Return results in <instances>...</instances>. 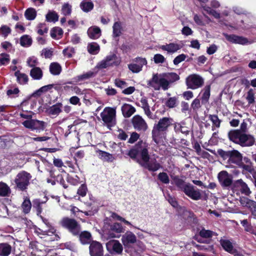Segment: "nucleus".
I'll return each instance as SVG.
<instances>
[{"label": "nucleus", "instance_id": "nucleus-31", "mask_svg": "<svg viewBox=\"0 0 256 256\" xmlns=\"http://www.w3.org/2000/svg\"><path fill=\"white\" fill-rule=\"evenodd\" d=\"M62 104L61 103H57L50 106L48 110V112L50 115L58 116L62 112Z\"/></svg>", "mask_w": 256, "mask_h": 256}, {"label": "nucleus", "instance_id": "nucleus-49", "mask_svg": "<svg viewBox=\"0 0 256 256\" xmlns=\"http://www.w3.org/2000/svg\"><path fill=\"white\" fill-rule=\"evenodd\" d=\"M202 6L203 10L212 16L216 18H220V14L215 10L206 6Z\"/></svg>", "mask_w": 256, "mask_h": 256}, {"label": "nucleus", "instance_id": "nucleus-7", "mask_svg": "<svg viewBox=\"0 0 256 256\" xmlns=\"http://www.w3.org/2000/svg\"><path fill=\"white\" fill-rule=\"evenodd\" d=\"M60 224L62 226L68 228L73 235H79L80 228L76 220L64 218L60 220Z\"/></svg>", "mask_w": 256, "mask_h": 256}, {"label": "nucleus", "instance_id": "nucleus-26", "mask_svg": "<svg viewBox=\"0 0 256 256\" xmlns=\"http://www.w3.org/2000/svg\"><path fill=\"white\" fill-rule=\"evenodd\" d=\"M88 36L92 39H97L101 36V30L96 26H92L88 28Z\"/></svg>", "mask_w": 256, "mask_h": 256}, {"label": "nucleus", "instance_id": "nucleus-41", "mask_svg": "<svg viewBox=\"0 0 256 256\" xmlns=\"http://www.w3.org/2000/svg\"><path fill=\"white\" fill-rule=\"evenodd\" d=\"M46 20L48 22H57L58 20V15L54 11H48V13L46 16Z\"/></svg>", "mask_w": 256, "mask_h": 256}, {"label": "nucleus", "instance_id": "nucleus-28", "mask_svg": "<svg viewBox=\"0 0 256 256\" xmlns=\"http://www.w3.org/2000/svg\"><path fill=\"white\" fill-rule=\"evenodd\" d=\"M41 245L38 242H32L30 243V248L32 250L31 252L32 256H44L40 254V252H42V251L40 249Z\"/></svg>", "mask_w": 256, "mask_h": 256}, {"label": "nucleus", "instance_id": "nucleus-1", "mask_svg": "<svg viewBox=\"0 0 256 256\" xmlns=\"http://www.w3.org/2000/svg\"><path fill=\"white\" fill-rule=\"evenodd\" d=\"M128 155L149 171L156 172L161 167L155 158H150L148 148L144 144L136 145L128 152Z\"/></svg>", "mask_w": 256, "mask_h": 256}, {"label": "nucleus", "instance_id": "nucleus-23", "mask_svg": "<svg viewBox=\"0 0 256 256\" xmlns=\"http://www.w3.org/2000/svg\"><path fill=\"white\" fill-rule=\"evenodd\" d=\"M180 44L176 43H170L160 46V48L163 50L166 51L168 53H174L180 49Z\"/></svg>", "mask_w": 256, "mask_h": 256}, {"label": "nucleus", "instance_id": "nucleus-4", "mask_svg": "<svg viewBox=\"0 0 256 256\" xmlns=\"http://www.w3.org/2000/svg\"><path fill=\"white\" fill-rule=\"evenodd\" d=\"M218 154L224 159L228 158V164H234L240 166L242 163V154L237 150L224 151L222 149L218 150Z\"/></svg>", "mask_w": 256, "mask_h": 256}, {"label": "nucleus", "instance_id": "nucleus-19", "mask_svg": "<svg viewBox=\"0 0 256 256\" xmlns=\"http://www.w3.org/2000/svg\"><path fill=\"white\" fill-rule=\"evenodd\" d=\"M240 202L242 206L250 209L252 214L256 216V202L248 199L246 197H242L240 198Z\"/></svg>", "mask_w": 256, "mask_h": 256}, {"label": "nucleus", "instance_id": "nucleus-36", "mask_svg": "<svg viewBox=\"0 0 256 256\" xmlns=\"http://www.w3.org/2000/svg\"><path fill=\"white\" fill-rule=\"evenodd\" d=\"M80 242L84 244H88L91 241L92 236L91 234L86 231H84L80 234Z\"/></svg>", "mask_w": 256, "mask_h": 256}, {"label": "nucleus", "instance_id": "nucleus-17", "mask_svg": "<svg viewBox=\"0 0 256 256\" xmlns=\"http://www.w3.org/2000/svg\"><path fill=\"white\" fill-rule=\"evenodd\" d=\"M218 180L223 187H228L231 185L232 180L230 176L225 170L220 172L218 174Z\"/></svg>", "mask_w": 256, "mask_h": 256}, {"label": "nucleus", "instance_id": "nucleus-25", "mask_svg": "<svg viewBox=\"0 0 256 256\" xmlns=\"http://www.w3.org/2000/svg\"><path fill=\"white\" fill-rule=\"evenodd\" d=\"M220 244L224 250L228 252L236 255L238 252L234 248L232 242L228 240H220Z\"/></svg>", "mask_w": 256, "mask_h": 256}, {"label": "nucleus", "instance_id": "nucleus-18", "mask_svg": "<svg viewBox=\"0 0 256 256\" xmlns=\"http://www.w3.org/2000/svg\"><path fill=\"white\" fill-rule=\"evenodd\" d=\"M152 134L153 140L156 144H158L163 138H166V132L154 125Z\"/></svg>", "mask_w": 256, "mask_h": 256}, {"label": "nucleus", "instance_id": "nucleus-8", "mask_svg": "<svg viewBox=\"0 0 256 256\" xmlns=\"http://www.w3.org/2000/svg\"><path fill=\"white\" fill-rule=\"evenodd\" d=\"M120 58L115 54L107 56L104 59L98 62L96 67L98 68H106L110 66H117L120 63Z\"/></svg>", "mask_w": 256, "mask_h": 256}, {"label": "nucleus", "instance_id": "nucleus-40", "mask_svg": "<svg viewBox=\"0 0 256 256\" xmlns=\"http://www.w3.org/2000/svg\"><path fill=\"white\" fill-rule=\"evenodd\" d=\"M98 154L100 158L104 161L112 162L114 160L112 155L107 152L99 150Z\"/></svg>", "mask_w": 256, "mask_h": 256}, {"label": "nucleus", "instance_id": "nucleus-62", "mask_svg": "<svg viewBox=\"0 0 256 256\" xmlns=\"http://www.w3.org/2000/svg\"><path fill=\"white\" fill-rule=\"evenodd\" d=\"M240 224L244 227V230L248 232H253V229L248 220H244L240 221Z\"/></svg>", "mask_w": 256, "mask_h": 256}, {"label": "nucleus", "instance_id": "nucleus-6", "mask_svg": "<svg viewBox=\"0 0 256 256\" xmlns=\"http://www.w3.org/2000/svg\"><path fill=\"white\" fill-rule=\"evenodd\" d=\"M102 121L108 126H113L116 124V110L115 108L106 107L100 114Z\"/></svg>", "mask_w": 256, "mask_h": 256}, {"label": "nucleus", "instance_id": "nucleus-10", "mask_svg": "<svg viewBox=\"0 0 256 256\" xmlns=\"http://www.w3.org/2000/svg\"><path fill=\"white\" fill-rule=\"evenodd\" d=\"M124 231L120 224L115 222L109 225L108 228L104 230V234L108 238H119L120 236L116 234L122 233Z\"/></svg>", "mask_w": 256, "mask_h": 256}, {"label": "nucleus", "instance_id": "nucleus-24", "mask_svg": "<svg viewBox=\"0 0 256 256\" xmlns=\"http://www.w3.org/2000/svg\"><path fill=\"white\" fill-rule=\"evenodd\" d=\"M235 184L240 188V190L242 194L249 196L251 194V191L248 186L242 179L237 180Z\"/></svg>", "mask_w": 256, "mask_h": 256}, {"label": "nucleus", "instance_id": "nucleus-58", "mask_svg": "<svg viewBox=\"0 0 256 256\" xmlns=\"http://www.w3.org/2000/svg\"><path fill=\"white\" fill-rule=\"evenodd\" d=\"M52 88V85H47L40 88L33 94L34 96H40L42 92H47Z\"/></svg>", "mask_w": 256, "mask_h": 256}, {"label": "nucleus", "instance_id": "nucleus-43", "mask_svg": "<svg viewBox=\"0 0 256 256\" xmlns=\"http://www.w3.org/2000/svg\"><path fill=\"white\" fill-rule=\"evenodd\" d=\"M24 16L27 20H34L36 16V12L34 8H28L26 10Z\"/></svg>", "mask_w": 256, "mask_h": 256}, {"label": "nucleus", "instance_id": "nucleus-34", "mask_svg": "<svg viewBox=\"0 0 256 256\" xmlns=\"http://www.w3.org/2000/svg\"><path fill=\"white\" fill-rule=\"evenodd\" d=\"M80 7L84 12H88L94 8V4L90 0H84L80 4Z\"/></svg>", "mask_w": 256, "mask_h": 256}, {"label": "nucleus", "instance_id": "nucleus-52", "mask_svg": "<svg viewBox=\"0 0 256 256\" xmlns=\"http://www.w3.org/2000/svg\"><path fill=\"white\" fill-rule=\"evenodd\" d=\"M214 232L202 228L199 232V235L202 238H212L214 234Z\"/></svg>", "mask_w": 256, "mask_h": 256}, {"label": "nucleus", "instance_id": "nucleus-37", "mask_svg": "<svg viewBox=\"0 0 256 256\" xmlns=\"http://www.w3.org/2000/svg\"><path fill=\"white\" fill-rule=\"evenodd\" d=\"M171 178L173 180L174 184L178 187L182 191L184 190V188L188 183H185L178 176L171 175Z\"/></svg>", "mask_w": 256, "mask_h": 256}, {"label": "nucleus", "instance_id": "nucleus-63", "mask_svg": "<svg viewBox=\"0 0 256 256\" xmlns=\"http://www.w3.org/2000/svg\"><path fill=\"white\" fill-rule=\"evenodd\" d=\"M176 102L177 98L176 97H172L167 100L166 105L169 108H173L176 106Z\"/></svg>", "mask_w": 256, "mask_h": 256}, {"label": "nucleus", "instance_id": "nucleus-53", "mask_svg": "<svg viewBox=\"0 0 256 256\" xmlns=\"http://www.w3.org/2000/svg\"><path fill=\"white\" fill-rule=\"evenodd\" d=\"M46 125V123L43 121L34 120V130H43Z\"/></svg>", "mask_w": 256, "mask_h": 256}, {"label": "nucleus", "instance_id": "nucleus-15", "mask_svg": "<svg viewBox=\"0 0 256 256\" xmlns=\"http://www.w3.org/2000/svg\"><path fill=\"white\" fill-rule=\"evenodd\" d=\"M90 256H104V249L102 244L98 242L92 241L89 246Z\"/></svg>", "mask_w": 256, "mask_h": 256}, {"label": "nucleus", "instance_id": "nucleus-3", "mask_svg": "<svg viewBox=\"0 0 256 256\" xmlns=\"http://www.w3.org/2000/svg\"><path fill=\"white\" fill-rule=\"evenodd\" d=\"M229 139L242 146H250L254 142V138L240 130H230L228 133Z\"/></svg>", "mask_w": 256, "mask_h": 256}, {"label": "nucleus", "instance_id": "nucleus-32", "mask_svg": "<svg viewBox=\"0 0 256 256\" xmlns=\"http://www.w3.org/2000/svg\"><path fill=\"white\" fill-rule=\"evenodd\" d=\"M42 71L39 67L33 68L30 71V76L34 80H39L42 77Z\"/></svg>", "mask_w": 256, "mask_h": 256}, {"label": "nucleus", "instance_id": "nucleus-46", "mask_svg": "<svg viewBox=\"0 0 256 256\" xmlns=\"http://www.w3.org/2000/svg\"><path fill=\"white\" fill-rule=\"evenodd\" d=\"M113 36L114 37L119 36L122 34V27L120 22H114L112 26Z\"/></svg>", "mask_w": 256, "mask_h": 256}, {"label": "nucleus", "instance_id": "nucleus-57", "mask_svg": "<svg viewBox=\"0 0 256 256\" xmlns=\"http://www.w3.org/2000/svg\"><path fill=\"white\" fill-rule=\"evenodd\" d=\"M63 34L62 30L59 27H55L51 30L50 35L52 38H56L62 36Z\"/></svg>", "mask_w": 256, "mask_h": 256}, {"label": "nucleus", "instance_id": "nucleus-48", "mask_svg": "<svg viewBox=\"0 0 256 256\" xmlns=\"http://www.w3.org/2000/svg\"><path fill=\"white\" fill-rule=\"evenodd\" d=\"M22 208L23 212L25 214L28 213L31 209V208H32V204H31V202H30V200L28 198H26L24 200L22 204Z\"/></svg>", "mask_w": 256, "mask_h": 256}, {"label": "nucleus", "instance_id": "nucleus-51", "mask_svg": "<svg viewBox=\"0 0 256 256\" xmlns=\"http://www.w3.org/2000/svg\"><path fill=\"white\" fill-rule=\"evenodd\" d=\"M202 6L203 10L212 16L216 18H220V14L215 10L206 6Z\"/></svg>", "mask_w": 256, "mask_h": 256}, {"label": "nucleus", "instance_id": "nucleus-29", "mask_svg": "<svg viewBox=\"0 0 256 256\" xmlns=\"http://www.w3.org/2000/svg\"><path fill=\"white\" fill-rule=\"evenodd\" d=\"M12 246L7 242L0 244V256H8L12 252Z\"/></svg>", "mask_w": 256, "mask_h": 256}, {"label": "nucleus", "instance_id": "nucleus-22", "mask_svg": "<svg viewBox=\"0 0 256 256\" xmlns=\"http://www.w3.org/2000/svg\"><path fill=\"white\" fill-rule=\"evenodd\" d=\"M121 110L123 116L126 118H128L136 112V110L132 105L124 104L122 106Z\"/></svg>", "mask_w": 256, "mask_h": 256}, {"label": "nucleus", "instance_id": "nucleus-55", "mask_svg": "<svg viewBox=\"0 0 256 256\" xmlns=\"http://www.w3.org/2000/svg\"><path fill=\"white\" fill-rule=\"evenodd\" d=\"M10 61V55L2 53L0 54V65H6L9 63Z\"/></svg>", "mask_w": 256, "mask_h": 256}, {"label": "nucleus", "instance_id": "nucleus-14", "mask_svg": "<svg viewBox=\"0 0 256 256\" xmlns=\"http://www.w3.org/2000/svg\"><path fill=\"white\" fill-rule=\"evenodd\" d=\"M122 242L125 248H130L137 242L136 236L131 231H126L122 236Z\"/></svg>", "mask_w": 256, "mask_h": 256}, {"label": "nucleus", "instance_id": "nucleus-64", "mask_svg": "<svg viewBox=\"0 0 256 256\" xmlns=\"http://www.w3.org/2000/svg\"><path fill=\"white\" fill-rule=\"evenodd\" d=\"M10 32V28L6 25L2 26L0 28V32L4 37H6Z\"/></svg>", "mask_w": 256, "mask_h": 256}, {"label": "nucleus", "instance_id": "nucleus-61", "mask_svg": "<svg viewBox=\"0 0 256 256\" xmlns=\"http://www.w3.org/2000/svg\"><path fill=\"white\" fill-rule=\"evenodd\" d=\"M68 182L72 185H76L80 182V178L76 175L68 176L67 178Z\"/></svg>", "mask_w": 256, "mask_h": 256}, {"label": "nucleus", "instance_id": "nucleus-20", "mask_svg": "<svg viewBox=\"0 0 256 256\" xmlns=\"http://www.w3.org/2000/svg\"><path fill=\"white\" fill-rule=\"evenodd\" d=\"M172 118L168 117H164L160 118L158 123L155 124L154 126L166 132L168 127L172 124Z\"/></svg>", "mask_w": 256, "mask_h": 256}, {"label": "nucleus", "instance_id": "nucleus-45", "mask_svg": "<svg viewBox=\"0 0 256 256\" xmlns=\"http://www.w3.org/2000/svg\"><path fill=\"white\" fill-rule=\"evenodd\" d=\"M10 192L9 186L6 183L0 182V196H6Z\"/></svg>", "mask_w": 256, "mask_h": 256}, {"label": "nucleus", "instance_id": "nucleus-56", "mask_svg": "<svg viewBox=\"0 0 256 256\" xmlns=\"http://www.w3.org/2000/svg\"><path fill=\"white\" fill-rule=\"evenodd\" d=\"M26 63L30 67L33 68L37 67L36 66L38 65V62L37 58L34 56H31L27 59Z\"/></svg>", "mask_w": 256, "mask_h": 256}, {"label": "nucleus", "instance_id": "nucleus-35", "mask_svg": "<svg viewBox=\"0 0 256 256\" xmlns=\"http://www.w3.org/2000/svg\"><path fill=\"white\" fill-rule=\"evenodd\" d=\"M208 118L212 123V130H214L216 128H219L220 127L222 120L219 119L217 115L210 114L208 116Z\"/></svg>", "mask_w": 256, "mask_h": 256}, {"label": "nucleus", "instance_id": "nucleus-38", "mask_svg": "<svg viewBox=\"0 0 256 256\" xmlns=\"http://www.w3.org/2000/svg\"><path fill=\"white\" fill-rule=\"evenodd\" d=\"M210 85L206 86L201 91L202 94V100L203 102H208L210 96Z\"/></svg>", "mask_w": 256, "mask_h": 256}, {"label": "nucleus", "instance_id": "nucleus-50", "mask_svg": "<svg viewBox=\"0 0 256 256\" xmlns=\"http://www.w3.org/2000/svg\"><path fill=\"white\" fill-rule=\"evenodd\" d=\"M202 6L203 10L212 16L216 18H220V14L215 10L206 6Z\"/></svg>", "mask_w": 256, "mask_h": 256}, {"label": "nucleus", "instance_id": "nucleus-13", "mask_svg": "<svg viewBox=\"0 0 256 256\" xmlns=\"http://www.w3.org/2000/svg\"><path fill=\"white\" fill-rule=\"evenodd\" d=\"M134 128L138 132H146L148 128V125L145 120L140 116L136 115L132 119Z\"/></svg>", "mask_w": 256, "mask_h": 256}, {"label": "nucleus", "instance_id": "nucleus-2", "mask_svg": "<svg viewBox=\"0 0 256 256\" xmlns=\"http://www.w3.org/2000/svg\"><path fill=\"white\" fill-rule=\"evenodd\" d=\"M179 79L178 75L174 72L156 74L153 75L152 80L148 82V84L155 90H160V88H162V90H166L169 88L170 83L174 82Z\"/></svg>", "mask_w": 256, "mask_h": 256}, {"label": "nucleus", "instance_id": "nucleus-44", "mask_svg": "<svg viewBox=\"0 0 256 256\" xmlns=\"http://www.w3.org/2000/svg\"><path fill=\"white\" fill-rule=\"evenodd\" d=\"M20 44L22 46L28 47L32 44V39L29 36L24 35L20 38Z\"/></svg>", "mask_w": 256, "mask_h": 256}, {"label": "nucleus", "instance_id": "nucleus-47", "mask_svg": "<svg viewBox=\"0 0 256 256\" xmlns=\"http://www.w3.org/2000/svg\"><path fill=\"white\" fill-rule=\"evenodd\" d=\"M72 6L68 2L64 3L62 8V14L65 16H70L72 13Z\"/></svg>", "mask_w": 256, "mask_h": 256}, {"label": "nucleus", "instance_id": "nucleus-5", "mask_svg": "<svg viewBox=\"0 0 256 256\" xmlns=\"http://www.w3.org/2000/svg\"><path fill=\"white\" fill-rule=\"evenodd\" d=\"M31 178L30 174L26 171H22L18 172L14 179L16 188L20 190H25L30 184V180Z\"/></svg>", "mask_w": 256, "mask_h": 256}, {"label": "nucleus", "instance_id": "nucleus-16", "mask_svg": "<svg viewBox=\"0 0 256 256\" xmlns=\"http://www.w3.org/2000/svg\"><path fill=\"white\" fill-rule=\"evenodd\" d=\"M224 35L227 40L234 44L246 45L250 43L247 38L242 36L226 34H224Z\"/></svg>", "mask_w": 256, "mask_h": 256}, {"label": "nucleus", "instance_id": "nucleus-9", "mask_svg": "<svg viewBox=\"0 0 256 256\" xmlns=\"http://www.w3.org/2000/svg\"><path fill=\"white\" fill-rule=\"evenodd\" d=\"M204 84V79L197 74H192L186 79V84L188 88L196 90L202 87Z\"/></svg>", "mask_w": 256, "mask_h": 256}, {"label": "nucleus", "instance_id": "nucleus-39", "mask_svg": "<svg viewBox=\"0 0 256 256\" xmlns=\"http://www.w3.org/2000/svg\"><path fill=\"white\" fill-rule=\"evenodd\" d=\"M61 70V66L58 63L52 62L50 66V71L53 75H58Z\"/></svg>", "mask_w": 256, "mask_h": 256}, {"label": "nucleus", "instance_id": "nucleus-54", "mask_svg": "<svg viewBox=\"0 0 256 256\" xmlns=\"http://www.w3.org/2000/svg\"><path fill=\"white\" fill-rule=\"evenodd\" d=\"M158 179L164 184H168L170 182V178L166 172H162L158 176Z\"/></svg>", "mask_w": 256, "mask_h": 256}, {"label": "nucleus", "instance_id": "nucleus-59", "mask_svg": "<svg viewBox=\"0 0 256 256\" xmlns=\"http://www.w3.org/2000/svg\"><path fill=\"white\" fill-rule=\"evenodd\" d=\"M37 32L41 36L44 35V34L47 33L48 31V28L46 27V24L40 23L38 26Z\"/></svg>", "mask_w": 256, "mask_h": 256}, {"label": "nucleus", "instance_id": "nucleus-42", "mask_svg": "<svg viewBox=\"0 0 256 256\" xmlns=\"http://www.w3.org/2000/svg\"><path fill=\"white\" fill-rule=\"evenodd\" d=\"M88 52L92 54H96L100 51V46L96 42H91L88 45Z\"/></svg>", "mask_w": 256, "mask_h": 256}, {"label": "nucleus", "instance_id": "nucleus-33", "mask_svg": "<svg viewBox=\"0 0 256 256\" xmlns=\"http://www.w3.org/2000/svg\"><path fill=\"white\" fill-rule=\"evenodd\" d=\"M14 76L16 77L18 82L20 84H26L28 80V76L25 74L20 72L19 70L15 72Z\"/></svg>", "mask_w": 256, "mask_h": 256}, {"label": "nucleus", "instance_id": "nucleus-12", "mask_svg": "<svg viewBox=\"0 0 256 256\" xmlns=\"http://www.w3.org/2000/svg\"><path fill=\"white\" fill-rule=\"evenodd\" d=\"M182 192L193 200H198L202 198V194L200 190L190 184H187Z\"/></svg>", "mask_w": 256, "mask_h": 256}, {"label": "nucleus", "instance_id": "nucleus-27", "mask_svg": "<svg viewBox=\"0 0 256 256\" xmlns=\"http://www.w3.org/2000/svg\"><path fill=\"white\" fill-rule=\"evenodd\" d=\"M95 76V73L90 71L82 74L78 76L73 78V82L76 84L79 83L82 81L88 80Z\"/></svg>", "mask_w": 256, "mask_h": 256}, {"label": "nucleus", "instance_id": "nucleus-21", "mask_svg": "<svg viewBox=\"0 0 256 256\" xmlns=\"http://www.w3.org/2000/svg\"><path fill=\"white\" fill-rule=\"evenodd\" d=\"M174 130L176 133H182L185 135L189 134L190 130L188 127L186 126V122H175L173 124Z\"/></svg>", "mask_w": 256, "mask_h": 256}, {"label": "nucleus", "instance_id": "nucleus-60", "mask_svg": "<svg viewBox=\"0 0 256 256\" xmlns=\"http://www.w3.org/2000/svg\"><path fill=\"white\" fill-rule=\"evenodd\" d=\"M128 69L134 73H138L142 70L140 66L138 65L136 62L129 64L128 65Z\"/></svg>", "mask_w": 256, "mask_h": 256}, {"label": "nucleus", "instance_id": "nucleus-30", "mask_svg": "<svg viewBox=\"0 0 256 256\" xmlns=\"http://www.w3.org/2000/svg\"><path fill=\"white\" fill-rule=\"evenodd\" d=\"M140 102V106L144 110V114L148 118L153 119L154 116L152 112H150V106L148 103L147 100L146 98H142Z\"/></svg>", "mask_w": 256, "mask_h": 256}, {"label": "nucleus", "instance_id": "nucleus-11", "mask_svg": "<svg viewBox=\"0 0 256 256\" xmlns=\"http://www.w3.org/2000/svg\"><path fill=\"white\" fill-rule=\"evenodd\" d=\"M122 244L118 240H112L106 243V248L112 254H122L123 251Z\"/></svg>", "mask_w": 256, "mask_h": 256}]
</instances>
